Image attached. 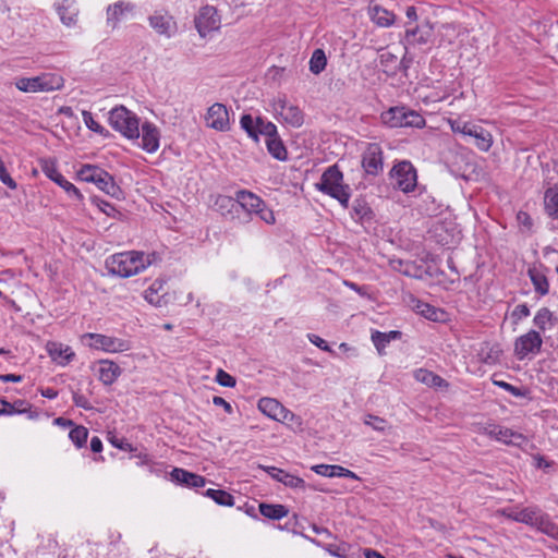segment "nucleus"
Segmentation results:
<instances>
[{
    "instance_id": "obj_13",
    "label": "nucleus",
    "mask_w": 558,
    "mask_h": 558,
    "mask_svg": "<svg viewBox=\"0 0 558 558\" xmlns=\"http://www.w3.org/2000/svg\"><path fill=\"white\" fill-rule=\"evenodd\" d=\"M41 170L53 182H56L60 187H62L70 197L75 199H82L83 195L78 191V189L69 182L57 169L54 161L52 160H43L41 161Z\"/></svg>"
},
{
    "instance_id": "obj_21",
    "label": "nucleus",
    "mask_w": 558,
    "mask_h": 558,
    "mask_svg": "<svg viewBox=\"0 0 558 558\" xmlns=\"http://www.w3.org/2000/svg\"><path fill=\"white\" fill-rule=\"evenodd\" d=\"M160 132L158 128L151 122H144L142 124V144L141 147L149 153H156L159 148Z\"/></svg>"
},
{
    "instance_id": "obj_62",
    "label": "nucleus",
    "mask_w": 558,
    "mask_h": 558,
    "mask_svg": "<svg viewBox=\"0 0 558 558\" xmlns=\"http://www.w3.org/2000/svg\"><path fill=\"white\" fill-rule=\"evenodd\" d=\"M0 380L2 383H20L22 381V376L15 374H4L0 375Z\"/></svg>"
},
{
    "instance_id": "obj_43",
    "label": "nucleus",
    "mask_w": 558,
    "mask_h": 558,
    "mask_svg": "<svg viewBox=\"0 0 558 558\" xmlns=\"http://www.w3.org/2000/svg\"><path fill=\"white\" fill-rule=\"evenodd\" d=\"M259 134L265 135L267 138H272L278 135L277 126L272 122L257 117V137Z\"/></svg>"
},
{
    "instance_id": "obj_22",
    "label": "nucleus",
    "mask_w": 558,
    "mask_h": 558,
    "mask_svg": "<svg viewBox=\"0 0 558 558\" xmlns=\"http://www.w3.org/2000/svg\"><path fill=\"white\" fill-rule=\"evenodd\" d=\"M264 471H266L274 480L282 483L284 486L290 488H301L304 489L306 484L303 478L290 474L281 469L276 466H260Z\"/></svg>"
},
{
    "instance_id": "obj_36",
    "label": "nucleus",
    "mask_w": 558,
    "mask_h": 558,
    "mask_svg": "<svg viewBox=\"0 0 558 558\" xmlns=\"http://www.w3.org/2000/svg\"><path fill=\"white\" fill-rule=\"evenodd\" d=\"M259 512L263 517L271 520H280L288 515L289 510L283 505L259 504Z\"/></svg>"
},
{
    "instance_id": "obj_27",
    "label": "nucleus",
    "mask_w": 558,
    "mask_h": 558,
    "mask_svg": "<svg viewBox=\"0 0 558 558\" xmlns=\"http://www.w3.org/2000/svg\"><path fill=\"white\" fill-rule=\"evenodd\" d=\"M121 374V367L114 362L109 360H102L99 362L98 377L104 385H112Z\"/></svg>"
},
{
    "instance_id": "obj_63",
    "label": "nucleus",
    "mask_w": 558,
    "mask_h": 558,
    "mask_svg": "<svg viewBox=\"0 0 558 558\" xmlns=\"http://www.w3.org/2000/svg\"><path fill=\"white\" fill-rule=\"evenodd\" d=\"M517 218H518V221L520 223H522L523 226H525L526 228L532 227V219L526 213H523V211L518 213Z\"/></svg>"
},
{
    "instance_id": "obj_41",
    "label": "nucleus",
    "mask_w": 558,
    "mask_h": 558,
    "mask_svg": "<svg viewBox=\"0 0 558 558\" xmlns=\"http://www.w3.org/2000/svg\"><path fill=\"white\" fill-rule=\"evenodd\" d=\"M363 423L371 428H373L376 432L384 433L388 428H390L389 423L384 417L373 415V414H366L363 418Z\"/></svg>"
},
{
    "instance_id": "obj_11",
    "label": "nucleus",
    "mask_w": 558,
    "mask_h": 558,
    "mask_svg": "<svg viewBox=\"0 0 558 558\" xmlns=\"http://www.w3.org/2000/svg\"><path fill=\"white\" fill-rule=\"evenodd\" d=\"M483 434L508 446L522 447L527 444V438L518 432L498 424H488L483 427Z\"/></svg>"
},
{
    "instance_id": "obj_38",
    "label": "nucleus",
    "mask_w": 558,
    "mask_h": 558,
    "mask_svg": "<svg viewBox=\"0 0 558 558\" xmlns=\"http://www.w3.org/2000/svg\"><path fill=\"white\" fill-rule=\"evenodd\" d=\"M266 145L269 154L278 159V160H286L287 159V149L282 143V141L279 138V136H275L272 138L266 140Z\"/></svg>"
},
{
    "instance_id": "obj_4",
    "label": "nucleus",
    "mask_w": 558,
    "mask_h": 558,
    "mask_svg": "<svg viewBox=\"0 0 558 558\" xmlns=\"http://www.w3.org/2000/svg\"><path fill=\"white\" fill-rule=\"evenodd\" d=\"M380 121L388 128H417L425 126L424 117L416 110L407 106H395L380 113Z\"/></svg>"
},
{
    "instance_id": "obj_10",
    "label": "nucleus",
    "mask_w": 558,
    "mask_h": 558,
    "mask_svg": "<svg viewBox=\"0 0 558 558\" xmlns=\"http://www.w3.org/2000/svg\"><path fill=\"white\" fill-rule=\"evenodd\" d=\"M391 178L396 187L404 193L412 192L417 184L416 170L410 161H400L391 169Z\"/></svg>"
},
{
    "instance_id": "obj_42",
    "label": "nucleus",
    "mask_w": 558,
    "mask_h": 558,
    "mask_svg": "<svg viewBox=\"0 0 558 558\" xmlns=\"http://www.w3.org/2000/svg\"><path fill=\"white\" fill-rule=\"evenodd\" d=\"M240 125L252 140H254L255 142H258L257 118L254 119L251 114H243L240 120Z\"/></svg>"
},
{
    "instance_id": "obj_37",
    "label": "nucleus",
    "mask_w": 558,
    "mask_h": 558,
    "mask_svg": "<svg viewBox=\"0 0 558 558\" xmlns=\"http://www.w3.org/2000/svg\"><path fill=\"white\" fill-rule=\"evenodd\" d=\"M415 308L420 315L433 322L442 320V317L445 315L444 311L436 308L435 306L424 302H417Z\"/></svg>"
},
{
    "instance_id": "obj_51",
    "label": "nucleus",
    "mask_w": 558,
    "mask_h": 558,
    "mask_svg": "<svg viewBox=\"0 0 558 558\" xmlns=\"http://www.w3.org/2000/svg\"><path fill=\"white\" fill-rule=\"evenodd\" d=\"M92 203L99 208L104 214H106L109 217H113L117 213V209L108 202L94 196L92 197Z\"/></svg>"
},
{
    "instance_id": "obj_34",
    "label": "nucleus",
    "mask_w": 558,
    "mask_h": 558,
    "mask_svg": "<svg viewBox=\"0 0 558 558\" xmlns=\"http://www.w3.org/2000/svg\"><path fill=\"white\" fill-rule=\"evenodd\" d=\"M554 319L553 312L547 307H542L536 312L533 318V324L541 333L554 326Z\"/></svg>"
},
{
    "instance_id": "obj_30",
    "label": "nucleus",
    "mask_w": 558,
    "mask_h": 558,
    "mask_svg": "<svg viewBox=\"0 0 558 558\" xmlns=\"http://www.w3.org/2000/svg\"><path fill=\"white\" fill-rule=\"evenodd\" d=\"M167 294V291L165 289V281L162 279H156L147 290L144 292V299L155 305V306H162L166 304L165 296Z\"/></svg>"
},
{
    "instance_id": "obj_1",
    "label": "nucleus",
    "mask_w": 558,
    "mask_h": 558,
    "mask_svg": "<svg viewBox=\"0 0 558 558\" xmlns=\"http://www.w3.org/2000/svg\"><path fill=\"white\" fill-rule=\"evenodd\" d=\"M150 264V256L137 251L118 253L106 259V268L109 274L122 278L134 276Z\"/></svg>"
},
{
    "instance_id": "obj_40",
    "label": "nucleus",
    "mask_w": 558,
    "mask_h": 558,
    "mask_svg": "<svg viewBox=\"0 0 558 558\" xmlns=\"http://www.w3.org/2000/svg\"><path fill=\"white\" fill-rule=\"evenodd\" d=\"M205 495L220 506L231 507L234 504L233 496L226 490L209 488Z\"/></svg>"
},
{
    "instance_id": "obj_12",
    "label": "nucleus",
    "mask_w": 558,
    "mask_h": 558,
    "mask_svg": "<svg viewBox=\"0 0 558 558\" xmlns=\"http://www.w3.org/2000/svg\"><path fill=\"white\" fill-rule=\"evenodd\" d=\"M85 338L92 340L90 347L100 349L106 352L117 353L130 350L131 345L129 341L123 339L100 335V333H87Z\"/></svg>"
},
{
    "instance_id": "obj_47",
    "label": "nucleus",
    "mask_w": 558,
    "mask_h": 558,
    "mask_svg": "<svg viewBox=\"0 0 558 558\" xmlns=\"http://www.w3.org/2000/svg\"><path fill=\"white\" fill-rule=\"evenodd\" d=\"M215 206L221 214H225L226 211H231L233 207L236 206V197H230L227 195H219L216 198Z\"/></svg>"
},
{
    "instance_id": "obj_7",
    "label": "nucleus",
    "mask_w": 558,
    "mask_h": 558,
    "mask_svg": "<svg viewBox=\"0 0 558 558\" xmlns=\"http://www.w3.org/2000/svg\"><path fill=\"white\" fill-rule=\"evenodd\" d=\"M64 80L56 73H43L34 77H21L15 86L24 93H49L62 88Z\"/></svg>"
},
{
    "instance_id": "obj_24",
    "label": "nucleus",
    "mask_w": 558,
    "mask_h": 558,
    "mask_svg": "<svg viewBox=\"0 0 558 558\" xmlns=\"http://www.w3.org/2000/svg\"><path fill=\"white\" fill-rule=\"evenodd\" d=\"M171 480L186 487H204L206 480L202 475L175 468L170 473Z\"/></svg>"
},
{
    "instance_id": "obj_20",
    "label": "nucleus",
    "mask_w": 558,
    "mask_h": 558,
    "mask_svg": "<svg viewBox=\"0 0 558 558\" xmlns=\"http://www.w3.org/2000/svg\"><path fill=\"white\" fill-rule=\"evenodd\" d=\"M135 5L129 1H117L107 8V24L112 29L134 12Z\"/></svg>"
},
{
    "instance_id": "obj_35",
    "label": "nucleus",
    "mask_w": 558,
    "mask_h": 558,
    "mask_svg": "<svg viewBox=\"0 0 558 558\" xmlns=\"http://www.w3.org/2000/svg\"><path fill=\"white\" fill-rule=\"evenodd\" d=\"M258 409L270 418L277 420L282 414L283 405L272 398H262L258 401Z\"/></svg>"
},
{
    "instance_id": "obj_60",
    "label": "nucleus",
    "mask_w": 558,
    "mask_h": 558,
    "mask_svg": "<svg viewBox=\"0 0 558 558\" xmlns=\"http://www.w3.org/2000/svg\"><path fill=\"white\" fill-rule=\"evenodd\" d=\"M0 181L11 190L17 187L16 182L11 178L8 171L0 173Z\"/></svg>"
},
{
    "instance_id": "obj_46",
    "label": "nucleus",
    "mask_w": 558,
    "mask_h": 558,
    "mask_svg": "<svg viewBox=\"0 0 558 558\" xmlns=\"http://www.w3.org/2000/svg\"><path fill=\"white\" fill-rule=\"evenodd\" d=\"M3 405H7L9 410H2L1 412L8 413V414H23L27 413L31 410V404L22 399L15 400L14 402L10 403H3Z\"/></svg>"
},
{
    "instance_id": "obj_54",
    "label": "nucleus",
    "mask_w": 558,
    "mask_h": 558,
    "mask_svg": "<svg viewBox=\"0 0 558 558\" xmlns=\"http://www.w3.org/2000/svg\"><path fill=\"white\" fill-rule=\"evenodd\" d=\"M527 316H530V308L525 303L517 305L511 313L514 323H519Z\"/></svg>"
},
{
    "instance_id": "obj_33",
    "label": "nucleus",
    "mask_w": 558,
    "mask_h": 558,
    "mask_svg": "<svg viewBox=\"0 0 558 558\" xmlns=\"http://www.w3.org/2000/svg\"><path fill=\"white\" fill-rule=\"evenodd\" d=\"M544 207L549 217L558 219V186H551L545 191Z\"/></svg>"
},
{
    "instance_id": "obj_55",
    "label": "nucleus",
    "mask_w": 558,
    "mask_h": 558,
    "mask_svg": "<svg viewBox=\"0 0 558 558\" xmlns=\"http://www.w3.org/2000/svg\"><path fill=\"white\" fill-rule=\"evenodd\" d=\"M494 385L505 389L506 391L510 392L512 396L514 397H522L524 393L523 391L519 388V387H515L509 383H506V381H502V380H493Z\"/></svg>"
},
{
    "instance_id": "obj_49",
    "label": "nucleus",
    "mask_w": 558,
    "mask_h": 558,
    "mask_svg": "<svg viewBox=\"0 0 558 558\" xmlns=\"http://www.w3.org/2000/svg\"><path fill=\"white\" fill-rule=\"evenodd\" d=\"M82 117H83V121H84L85 125H86L89 130H92V131H94V132H96V133H98V134H104V133H105V128H104L101 124H99V123L94 119V117H93V113H92V112H89V111H87V110H84V111L82 112Z\"/></svg>"
},
{
    "instance_id": "obj_25",
    "label": "nucleus",
    "mask_w": 558,
    "mask_h": 558,
    "mask_svg": "<svg viewBox=\"0 0 558 558\" xmlns=\"http://www.w3.org/2000/svg\"><path fill=\"white\" fill-rule=\"evenodd\" d=\"M236 205H240L245 211L250 214H256L260 210V207L265 206L264 201L256 194L241 190L235 193Z\"/></svg>"
},
{
    "instance_id": "obj_19",
    "label": "nucleus",
    "mask_w": 558,
    "mask_h": 558,
    "mask_svg": "<svg viewBox=\"0 0 558 558\" xmlns=\"http://www.w3.org/2000/svg\"><path fill=\"white\" fill-rule=\"evenodd\" d=\"M362 165L368 174L376 175L383 170V150L379 144H368L363 154Z\"/></svg>"
},
{
    "instance_id": "obj_50",
    "label": "nucleus",
    "mask_w": 558,
    "mask_h": 558,
    "mask_svg": "<svg viewBox=\"0 0 558 558\" xmlns=\"http://www.w3.org/2000/svg\"><path fill=\"white\" fill-rule=\"evenodd\" d=\"M278 422H282L289 425L296 424L298 426L302 425L301 417L295 415L292 411L286 409L283 407L282 414L278 415L277 420Z\"/></svg>"
},
{
    "instance_id": "obj_48",
    "label": "nucleus",
    "mask_w": 558,
    "mask_h": 558,
    "mask_svg": "<svg viewBox=\"0 0 558 558\" xmlns=\"http://www.w3.org/2000/svg\"><path fill=\"white\" fill-rule=\"evenodd\" d=\"M450 128L454 133L470 135L474 123L462 120H449Z\"/></svg>"
},
{
    "instance_id": "obj_16",
    "label": "nucleus",
    "mask_w": 558,
    "mask_h": 558,
    "mask_svg": "<svg viewBox=\"0 0 558 558\" xmlns=\"http://www.w3.org/2000/svg\"><path fill=\"white\" fill-rule=\"evenodd\" d=\"M434 34L433 25L429 21H425L415 26L407 25L404 33L405 47L426 45L430 41Z\"/></svg>"
},
{
    "instance_id": "obj_57",
    "label": "nucleus",
    "mask_w": 558,
    "mask_h": 558,
    "mask_svg": "<svg viewBox=\"0 0 558 558\" xmlns=\"http://www.w3.org/2000/svg\"><path fill=\"white\" fill-rule=\"evenodd\" d=\"M307 337H308V340L314 345H316L317 348L322 349L323 351H326V352H329V353H333V351L329 347V344L323 338H320L319 336L314 335V333H310Z\"/></svg>"
},
{
    "instance_id": "obj_5",
    "label": "nucleus",
    "mask_w": 558,
    "mask_h": 558,
    "mask_svg": "<svg viewBox=\"0 0 558 558\" xmlns=\"http://www.w3.org/2000/svg\"><path fill=\"white\" fill-rule=\"evenodd\" d=\"M110 126L129 140L140 137V119L124 106H117L109 111Z\"/></svg>"
},
{
    "instance_id": "obj_58",
    "label": "nucleus",
    "mask_w": 558,
    "mask_h": 558,
    "mask_svg": "<svg viewBox=\"0 0 558 558\" xmlns=\"http://www.w3.org/2000/svg\"><path fill=\"white\" fill-rule=\"evenodd\" d=\"M73 402L78 408H82V409H85V410H90L92 409V405H90L88 399L85 396H83V395H81L78 392H74L73 393Z\"/></svg>"
},
{
    "instance_id": "obj_26",
    "label": "nucleus",
    "mask_w": 558,
    "mask_h": 558,
    "mask_svg": "<svg viewBox=\"0 0 558 558\" xmlns=\"http://www.w3.org/2000/svg\"><path fill=\"white\" fill-rule=\"evenodd\" d=\"M61 22L65 26L75 25L77 22L78 8L75 0H61L56 4Z\"/></svg>"
},
{
    "instance_id": "obj_3",
    "label": "nucleus",
    "mask_w": 558,
    "mask_h": 558,
    "mask_svg": "<svg viewBox=\"0 0 558 558\" xmlns=\"http://www.w3.org/2000/svg\"><path fill=\"white\" fill-rule=\"evenodd\" d=\"M318 191L336 198L344 208H348L351 189L343 183V174L337 165L328 167L316 183Z\"/></svg>"
},
{
    "instance_id": "obj_59",
    "label": "nucleus",
    "mask_w": 558,
    "mask_h": 558,
    "mask_svg": "<svg viewBox=\"0 0 558 558\" xmlns=\"http://www.w3.org/2000/svg\"><path fill=\"white\" fill-rule=\"evenodd\" d=\"M256 215L266 223H275V216L272 210L266 208L265 206L260 207V210L256 211Z\"/></svg>"
},
{
    "instance_id": "obj_17",
    "label": "nucleus",
    "mask_w": 558,
    "mask_h": 558,
    "mask_svg": "<svg viewBox=\"0 0 558 558\" xmlns=\"http://www.w3.org/2000/svg\"><path fill=\"white\" fill-rule=\"evenodd\" d=\"M150 27L160 36L172 37L177 33V23L167 11H155L148 16Z\"/></svg>"
},
{
    "instance_id": "obj_2",
    "label": "nucleus",
    "mask_w": 558,
    "mask_h": 558,
    "mask_svg": "<svg viewBox=\"0 0 558 558\" xmlns=\"http://www.w3.org/2000/svg\"><path fill=\"white\" fill-rule=\"evenodd\" d=\"M501 514L506 518L533 526L542 533L551 537L558 534V525L554 523L549 515L543 512L538 507H526L523 509H504Z\"/></svg>"
},
{
    "instance_id": "obj_53",
    "label": "nucleus",
    "mask_w": 558,
    "mask_h": 558,
    "mask_svg": "<svg viewBox=\"0 0 558 558\" xmlns=\"http://www.w3.org/2000/svg\"><path fill=\"white\" fill-rule=\"evenodd\" d=\"M389 264L393 270L401 272L405 276L411 275V268L413 267L411 263L403 262L402 259H391Z\"/></svg>"
},
{
    "instance_id": "obj_6",
    "label": "nucleus",
    "mask_w": 558,
    "mask_h": 558,
    "mask_svg": "<svg viewBox=\"0 0 558 558\" xmlns=\"http://www.w3.org/2000/svg\"><path fill=\"white\" fill-rule=\"evenodd\" d=\"M77 177L81 181L94 183L99 190L112 197L120 198L122 194V191L120 186L116 184L113 177L98 166H82L77 171Z\"/></svg>"
},
{
    "instance_id": "obj_14",
    "label": "nucleus",
    "mask_w": 558,
    "mask_h": 558,
    "mask_svg": "<svg viewBox=\"0 0 558 558\" xmlns=\"http://www.w3.org/2000/svg\"><path fill=\"white\" fill-rule=\"evenodd\" d=\"M206 125L219 132L230 130L229 111L227 107L220 102L211 105L205 116Z\"/></svg>"
},
{
    "instance_id": "obj_9",
    "label": "nucleus",
    "mask_w": 558,
    "mask_h": 558,
    "mask_svg": "<svg viewBox=\"0 0 558 558\" xmlns=\"http://www.w3.org/2000/svg\"><path fill=\"white\" fill-rule=\"evenodd\" d=\"M543 347V339L539 331L530 329L518 337L514 341L513 353L519 361L531 359L537 355Z\"/></svg>"
},
{
    "instance_id": "obj_15",
    "label": "nucleus",
    "mask_w": 558,
    "mask_h": 558,
    "mask_svg": "<svg viewBox=\"0 0 558 558\" xmlns=\"http://www.w3.org/2000/svg\"><path fill=\"white\" fill-rule=\"evenodd\" d=\"M196 28L202 37L208 33L219 29L220 16L215 7L205 5L199 10L195 20Z\"/></svg>"
},
{
    "instance_id": "obj_44",
    "label": "nucleus",
    "mask_w": 558,
    "mask_h": 558,
    "mask_svg": "<svg viewBox=\"0 0 558 558\" xmlns=\"http://www.w3.org/2000/svg\"><path fill=\"white\" fill-rule=\"evenodd\" d=\"M69 437L76 447L82 448L87 441L88 429L82 425L75 426L71 429Z\"/></svg>"
},
{
    "instance_id": "obj_31",
    "label": "nucleus",
    "mask_w": 558,
    "mask_h": 558,
    "mask_svg": "<svg viewBox=\"0 0 558 558\" xmlns=\"http://www.w3.org/2000/svg\"><path fill=\"white\" fill-rule=\"evenodd\" d=\"M469 136L475 138V145L482 151H488L493 146L494 141L492 133L481 125L473 124L471 134Z\"/></svg>"
},
{
    "instance_id": "obj_18",
    "label": "nucleus",
    "mask_w": 558,
    "mask_h": 558,
    "mask_svg": "<svg viewBox=\"0 0 558 558\" xmlns=\"http://www.w3.org/2000/svg\"><path fill=\"white\" fill-rule=\"evenodd\" d=\"M549 272L550 269L541 263H534L527 268V276L534 287L535 293L539 296H545L549 293Z\"/></svg>"
},
{
    "instance_id": "obj_29",
    "label": "nucleus",
    "mask_w": 558,
    "mask_h": 558,
    "mask_svg": "<svg viewBox=\"0 0 558 558\" xmlns=\"http://www.w3.org/2000/svg\"><path fill=\"white\" fill-rule=\"evenodd\" d=\"M47 351L49 356L60 365L68 364L75 355L69 345L59 342H48Z\"/></svg>"
},
{
    "instance_id": "obj_61",
    "label": "nucleus",
    "mask_w": 558,
    "mask_h": 558,
    "mask_svg": "<svg viewBox=\"0 0 558 558\" xmlns=\"http://www.w3.org/2000/svg\"><path fill=\"white\" fill-rule=\"evenodd\" d=\"M213 403L217 407H222L227 413H229V414L232 413L231 404L228 401H226L222 397H218V396L214 397Z\"/></svg>"
},
{
    "instance_id": "obj_64",
    "label": "nucleus",
    "mask_w": 558,
    "mask_h": 558,
    "mask_svg": "<svg viewBox=\"0 0 558 558\" xmlns=\"http://www.w3.org/2000/svg\"><path fill=\"white\" fill-rule=\"evenodd\" d=\"M90 449L93 452H100L102 450V441L99 437H93L90 439Z\"/></svg>"
},
{
    "instance_id": "obj_32",
    "label": "nucleus",
    "mask_w": 558,
    "mask_h": 558,
    "mask_svg": "<svg viewBox=\"0 0 558 558\" xmlns=\"http://www.w3.org/2000/svg\"><path fill=\"white\" fill-rule=\"evenodd\" d=\"M402 336L401 331L391 330L389 332L374 331L372 333V341L376 347L379 354H384L386 347L392 341L400 339Z\"/></svg>"
},
{
    "instance_id": "obj_8",
    "label": "nucleus",
    "mask_w": 558,
    "mask_h": 558,
    "mask_svg": "<svg viewBox=\"0 0 558 558\" xmlns=\"http://www.w3.org/2000/svg\"><path fill=\"white\" fill-rule=\"evenodd\" d=\"M274 116L291 128H301L304 123V112L300 107L288 101L287 97L278 96L271 102Z\"/></svg>"
},
{
    "instance_id": "obj_52",
    "label": "nucleus",
    "mask_w": 558,
    "mask_h": 558,
    "mask_svg": "<svg viewBox=\"0 0 558 558\" xmlns=\"http://www.w3.org/2000/svg\"><path fill=\"white\" fill-rule=\"evenodd\" d=\"M216 381L222 387L232 388L235 386L236 381L233 376L225 372L223 369H218L216 374Z\"/></svg>"
},
{
    "instance_id": "obj_56",
    "label": "nucleus",
    "mask_w": 558,
    "mask_h": 558,
    "mask_svg": "<svg viewBox=\"0 0 558 558\" xmlns=\"http://www.w3.org/2000/svg\"><path fill=\"white\" fill-rule=\"evenodd\" d=\"M109 441L113 447L119 448L121 450H124V451L133 450L132 445L125 438H119V437L112 435L109 437Z\"/></svg>"
},
{
    "instance_id": "obj_45",
    "label": "nucleus",
    "mask_w": 558,
    "mask_h": 558,
    "mask_svg": "<svg viewBox=\"0 0 558 558\" xmlns=\"http://www.w3.org/2000/svg\"><path fill=\"white\" fill-rule=\"evenodd\" d=\"M417 380L427 384L428 386H441L444 379L426 369H418L415 374Z\"/></svg>"
},
{
    "instance_id": "obj_23",
    "label": "nucleus",
    "mask_w": 558,
    "mask_h": 558,
    "mask_svg": "<svg viewBox=\"0 0 558 558\" xmlns=\"http://www.w3.org/2000/svg\"><path fill=\"white\" fill-rule=\"evenodd\" d=\"M371 21L378 27H390L396 22V15L379 4L371 2L367 8Z\"/></svg>"
},
{
    "instance_id": "obj_28",
    "label": "nucleus",
    "mask_w": 558,
    "mask_h": 558,
    "mask_svg": "<svg viewBox=\"0 0 558 558\" xmlns=\"http://www.w3.org/2000/svg\"><path fill=\"white\" fill-rule=\"evenodd\" d=\"M312 470L316 474L326 477H348L353 480H360V477L354 472L341 465L316 464L312 466Z\"/></svg>"
},
{
    "instance_id": "obj_39",
    "label": "nucleus",
    "mask_w": 558,
    "mask_h": 558,
    "mask_svg": "<svg viewBox=\"0 0 558 558\" xmlns=\"http://www.w3.org/2000/svg\"><path fill=\"white\" fill-rule=\"evenodd\" d=\"M327 65V58L323 49H315L310 60V71L313 74L322 73Z\"/></svg>"
}]
</instances>
